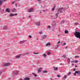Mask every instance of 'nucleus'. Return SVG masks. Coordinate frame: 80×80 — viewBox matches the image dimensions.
Returning a JSON list of instances; mask_svg holds the SVG:
<instances>
[{
	"mask_svg": "<svg viewBox=\"0 0 80 80\" xmlns=\"http://www.w3.org/2000/svg\"><path fill=\"white\" fill-rule=\"evenodd\" d=\"M74 35L76 38L80 39V32L75 31L74 33Z\"/></svg>",
	"mask_w": 80,
	"mask_h": 80,
	"instance_id": "1",
	"label": "nucleus"
},
{
	"mask_svg": "<svg viewBox=\"0 0 80 80\" xmlns=\"http://www.w3.org/2000/svg\"><path fill=\"white\" fill-rule=\"evenodd\" d=\"M60 12V8H59L58 9V13H56L55 16L54 17V18L55 19L57 18L58 17V13H59V12Z\"/></svg>",
	"mask_w": 80,
	"mask_h": 80,
	"instance_id": "2",
	"label": "nucleus"
},
{
	"mask_svg": "<svg viewBox=\"0 0 80 80\" xmlns=\"http://www.w3.org/2000/svg\"><path fill=\"white\" fill-rule=\"evenodd\" d=\"M35 24L37 26H40V21L36 22H35Z\"/></svg>",
	"mask_w": 80,
	"mask_h": 80,
	"instance_id": "3",
	"label": "nucleus"
},
{
	"mask_svg": "<svg viewBox=\"0 0 80 80\" xmlns=\"http://www.w3.org/2000/svg\"><path fill=\"white\" fill-rule=\"evenodd\" d=\"M10 63H5V64H3V67H7V66H8V65H10Z\"/></svg>",
	"mask_w": 80,
	"mask_h": 80,
	"instance_id": "4",
	"label": "nucleus"
},
{
	"mask_svg": "<svg viewBox=\"0 0 80 80\" xmlns=\"http://www.w3.org/2000/svg\"><path fill=\"white\" fill-rule=\"evenodd\" d=\"M47 37V36L46 35H43L41 37H42L41 40H43V38H46V37Z\"/></svg>",
	"mask_w": 80,
	"mask_h": 80,
	"instance_id": "5",
	"label": "nucleus"
},
{
	"mask_svg": "<svg viewBox=\"0 0 80 80\" xmlns=\"http://www.w3.org/2000/svg\"><path fill=\"white\" fill-rule=\"evenodd\" d=\"M14 75H18V72L16 71L15 72H13Z\"/></svg>",
	"mask_w": 80,
	"mask_h": 80,
	"instance_id": "6",
	"label": "nucleus"
},
{
	"mask_svg": "<svg viewBox=\"0 0 80 80\" xmlns=\"http://www.w3.org/2000/svg\"><path fill=\"white\" fill-rule=\"evenodd\" d=\"M17 15V13H15V14H10L9 15V17H13V16H16Z\"/></svg>",
	"mask_w": 80,
	"mask_h": 80,
	"instance_id": "7",
	"label": "nucleus"
},
{
	"mask_svg": "<svg viewBox=\"0 0 80 80\" xmlns=\"http://www.w3.org/2000/svg\"><path fill=\"white\" fill-rule=\"evenodd\" d=\"M60 47V45H59V44L56 45L54 48V49H57V48H58V47Z\"/></svg>",
	"mask_w": 80,
	"mask_h": 80,
	"instance_id": "8",
	"label": "nucleus"
},
{
	"mask_svg": "<svg viewBox=\"0 0 80 80\" xmlns=\"http://www.w3.org/2000/svg\"><path fill=\"white\" fill-rule=\"evenodd\" d=\"M26 40H23L22 41H20L19 42V43L20 44H22V43H24V42H25Z\"/></svg>",
	"mask_w": 80,
	"mask_h": 80,
	"instance_id": "9",
	"label": "nucleus"
},
{
	"mask_svg": "<svg viewBox=\"0 0 80 80\" xmlns=\"http://www.w3.org/2000/svg\"><path fill=\"white\" fill-rule=\"evenodd\" d=\"M5 12H8V13H10V9L8 8L6 9Z\"/></svg>",
	"mask_w": 80,
	"mask_h": 80,
	"instance_id": "10",
	"label": "nucleus"
},
{
	"mask_svg": "<svg viewBox=\"0 0 80 80\" xmlns=\"http://www.w3.org/2000/svg\"><path fill=\"white\" fill-rule=\"evenodd\" d=\"M75 73H76L77 74H78L79 75H80V71H76L75 72Z\"/></svg>",
	"mask_w": 80,
	"mask_h": 80,
	"instance_id": "11",
	"label": "nucleus"
},
{
	"mask_svg": "<svg viewBox=\"0 0 80 80\" xmlns=\"http://www.w3.org/2000/svg\"><path fill=\"white\" fill-rule=\"evenodd\" d=\"M33 10V8H31L30 9H28V12H32Z\"/></svg>",
	"mask_w": 80,
	"mask_h": 80,
	"instance_id": "12",
	"label": "nucleus"
},
{
	"mask_svg": "<svg viewBox=\"0 0 80 80\" xmlns=\"http://www.w3.org/2000/svg\"><path fill=\"white\" fill-rule=\"evenodd\" d=\"M7 0H2V1L0 0V5H1L2 4V2H5V1H6Z\"/></svg>",
	"mask_w": 80,
	"mask_h": 80,
	"instance_id": "13",
	"label": "nucleus"
},
{
	"mask_svg": "<svg viewBox=\"0 0 80 80\" xmlns=\"http://www.w3.org/2000/svg\"><path fill=\"white\" fill-rule=\"evenodd\" d=\"M8 29V28H7V26L3 27V30H7Z\"/></svg>",
	"mask_w": 80,
	"mask_h": 80,
	"instance_id": "14",
	"label": "nucleus"
},
{
	"mask_svg": "<svg viewBox=\"0 0 80 80\" xmlns=\"http://www.w3.org/2000/svg\"><path fill=\"white\" fill-rule=\"evenodd\" d=\"M65 20H62L61 22V24H63L65 23Z\"/></svg>",
	"mask_w": 80,
	"mask_h": 80,
	"instance_id": "15",
	"label": "nucleus"
},
{
	"mask_svg": "<svg viewBox=\"0 0 80 80\" xmlns=\"http://www.w3.org/2000/svg\"><path fill=\"white\" fill-rule=\"evenodd\" d=\"M41 70H42L41 68H38V73H39V72H41Z\"/></svg>",
	"mask_w": 80,
	"mask_h": 80,
	"instance_id": "16",
	"label": "nucleus"
},
{
	"mask_svg": "<svg viewBox=\"0 0 80 80\" xmlns=\"http://www.w3.org/2000/svg\"><path fill=\"white\" fill-rule=\"evenodd\" d=\"M21 56V55H19L18 56H17L15 57L16 58H19L20 57V56Z\"/></svg>",
	"mask_w": 80,
	"mask_h": 80,
	"instance_id": "17",
	"label": "nucleus"
},
{
	"mask_svg": "<svg viewBox=\"0 0 80 80\" xmlns=\"http://www.w3.org/2000/svg\"><path fill=\"white\" fill-rule=\"evenodd\" d=\"M53 69L54 70H58V68L54 67Z\"/></svg>",
	"mask_w": 80,
	"mask_h": 80,
	"instance_id": "18",
	"label": "nucleus"
},
{
	"mask_svg": "<svg viewBox=\"0 0 80 80\" xmlns=\"http://www.w3.org/2000/svg\"><path fill=\"white\" fill-rule=\"evenodd\" d=\"M51 45V44H50V42H48L46 44V47H47V46H49V45Z\"/></svg>",
	"mask_w": 80,
	"mask_h": 80,
	"instance_id": "19",
	"label": "nucleus"
},
{
	"mask_svg": "<svg viewBox=\"0 0 80 80\" xmlns=\"http://www.w3.org/2000/svg\"><path fill=\"white\" fill-rule=\"evenodd\" d=\"M24 80H30V78H26L24 79Z\"/></svg>",
	"mask_w": 80,
	"mask_h": 80,
	"instance_id": "20",
	"label": "nucleus"
},
{
	"mask_svg": "<svg viewBox=\"0 0 80 80\" xmlns=\"http://www.w3.org/2000/svg\"><path fill=\"white\" fill-rule=\"evenodd\" d=\"M65 33H67V34H68V31L67 30H65Z\"/></svg>",
	"mask_w": 80,
	"mask_h": 80,
	"instance_id": "21",
	"label": "nucleus"
},
{
	"mask_svg": "<svg viewBox=\"0 0 80 80\" xmlns=\"http://www.w3.org/2000/svg\"><path fill=\"white\" fill-rule=\"evenodd\" d=\"M15 10H16V9L15 8H13L11 10V11L12 12H15Z\"/></svg>",
	"mask_w": 80,
	"mask_h": 80,
	"instance_id": "22",
	"label": "nucleus"
},
{
	"mask_svg": "<svg viewBox=\"0 0 80 80\" xmlns=\"http://www.w3.org/2000/svg\"><path fill=\"white\" fill-rule=\"evenodd\" d=\"M67 62L68 63H70V58H68L67 59Z\"/></svg>",
	"mask_w": 80,
	"mask_h": 80,
	"instance_id": "23",
	"label": "nucleus"
},
{
	"mask_svg": "<svg viewBox=\"0 0 80 80\" xmlns=\"http://www.w3.org/2000/svg\"><path fill=\"white\" fill-rule=\"evenodd\" d=\"M62 57H63V58H67V56L66 55H64L62 56Z\"/></svg>",
	"mask_w": 80,
	"mask_h": 80,
	"instance_id": "24",
	"label": "nucleus"
},
{
	"mask_svg": "<svg viewBox=\"0 0 80 80\" xmlns=\"http://www.w3.org/2000/svg\"><path fill=\"white\" fill-rule=\"evenodd\" d=\"M63 8H60V13H62L63 11H62V9Z\"/></svg>",
	"mask_w": 80,
	"mask_h": 80,
	"instance_id": "25",
	"label": "nucleus"
},
{
	"mask_svg": "<svg viewBox=\"0 0 80 80\" xmlns=\"http://www.w3.org/2000/svg\"><path fill=\"white\" fill-rule=\"evenodd\" d=\"M52 11H54L55 10V6L53 7L51 9Z\"/></svg>",
	"mask_w": 80,
	"mask_h": 80,
	"instance_id": "26",
	"label": "nucleus"
},
{
	"mask_svg": "<svg viewBox=\"0 0 80 80\" xmlns=\"http://www.w3.org/2000/svg\"><path fill=\"white\" fill-rule=\"evenodd\" d=\"M48 72L47 71L44 70L43 71V73H47Z\"/></svg>",
	"mask_w": 80,
	"mask_h": 80,
	"instance_id": "27",
	"label": "nucleus"
},
{
	"mask_svg": "<svg viewBox=\"0 0 80 80\" xmlns=\"http://www.w3.org/2000/svg\"><path fill=\"white\" fill-rule=\"evenodd\" d=\"M42 56H43V57H47V55L45 54H42Z\"/></svg>",
	"mask_w": 80,
	"mask_h": 80,
	"instance_id": "28",
	"label": "nucleus"
},
{
	"mask_svg": "<svg viewBox=\"0 0 80 80\" xmlns=\"http://www.w3.org/2000/svg\"><path fill=\"white\" fill-rule=\"evenodd\" d=\"M67 75H65L64 76V78L66 79V78H67Z\"/></svg>",
	"mask_w": 80,
	"mask_h": 80,
	"instance_id": "29",
	"label": "nucleus"
},
{
	"mask_svg": "<svg viewBox=\"0 0 80 80\" xmlns=\"http://www.w3.org/2000/svg\"><path fill=\"white\" fill-rule=\"evenodd\" d=\"M75 25L76 26L77 25H79V23H78V22H75V23H74Z\"/></svg>",
	"mask_w": 80,
	"mask_h": 80,
	"instance_id": "30",
	"label": "nucleus"
},
{
	"mask_svg": "<svg viewBox=\"0 0 80 80\" xmlns=\"http://www.w3.org/2000/svg\"><path fill=\"white\" fill-rule=\"evenodd\" d=\"M56 24V23H55L54 24V25H52V28H53V27H55Z\"/></svg>",
	"mask_w": 80,
	"mask_h": 80,
	"instance_id": "31",
	"label": "nucleus"
},
{
	"mask_svg": "<svg viewBox=\"0 0 80 80\" xmlns=\"http://www.w3.org/2000/svg\"><path fill=\"white\" fill-rule=\"evenodd\" d=\"M78 61L75 60L74 61H73L74 63H78Z\"/></svg>",
	"mask_w": 80,
	"mask_h": 80,
	"instance_id": "32",
	"label": "nucleus"
},
{
	"mask_svg": "<svg viewBox=\"0 0 80 80\" xmlns=\"http://www.w3.org/2000/svg\"><path fill=\"white\" fill-rule=\"evenodd\" d=\"M32 73L33 75H34L35 77H37V74H35V73H33V72Z\"/></svg>",
	"mask_w": 80,
	"mask_h": 80,
	"instance_id": "33",
	"label": "nucleus"
},
{
	"mask_svg": "<svg viewBox=\"0 0 80 80\" xmlns=\"http://www.w3.org/2000/svg\"><path fill=\"white\" fill-rule=\"evenodd\" d=\"M2 70H0V75H1V74L2 73Z\"/></svg>",
	"mask_w": 80,
	"mask_h": 80,
	"instance_id": "34",
	"label": "nucleus"
},
{
	"mask_svg": "<svg viewBox=\"0 0 80 80\" xmlns=\"http://www.w3.org/2000/svg\"><path fill=\"white\" fill-rule=\"evenodd\" d=\"M75 58H79V56H75Z\"/></svg>",
	"mask_w": 80,
	"mask_h": 80,
	"instance_id": "35",
	"label": "nucleus"
},
{
	"mask_svg": "<svg viewBox=\"0 0 80 80\" xmlns=\"http://www.w3.org/2000/svg\"><path fill=\"white\" fill-rule=\"evenodd\" d=\"M50 26H48L47 27V29H48V28H50Z\"/></svg>",
	"mask_w": 80,
	"mask_h": 80,
	"instance_id": "36",
	"label": "nucleus"
},
{
	"mask_svg": "<svg viewBox=\"0 0 80 80\" xmlns=\"http://www.w3.org/2000/svg\"><path fill=\"white\" fill-rule=\"evenodd\" d=\"M51 53V52H47V55H50Z\"/></svg>",
	"mask_w": 80,
	"mask_h": 80,
	"instance_id": "37",
	"label": "nucleus"
},
{
	"mask_svg": "<svg viewBox=\"0 0 80 80\" xmlns=\"http://www.w3.org/2000/svg\"><path fill=\"white\" fill-rule=\"evenodd\" d=\"M24 55H28V54H29V52H27L26 53H24Z\"/></svg>",
	"mask_w": 80,
	"mask_h": 80,
	"instance_id": "38",
	"label": "nucleus"
},
{
	"mask_svg": "<svg viewBox=\"0 0 80 80\" xmlns=\"http://www.w3.org/2000/svg\"><path fill=\"white\" fill-rule=\"evenodd\" d=\"M57 77H58V78H60V75H57Z\"/></svg>",
	"mask_w": 80,
	"mask_h": 80,
	"instance_id": "39",
	"label": "nucleus"
},
{
	"mask_svg": "<svg viewBox=\"0 0 80 80\" xmlns=\"http://www.w3.org/2000/svg\"><path fill=\"white\" fill-rule=\"evenodd\" d=\"M39 34H42V32H39Z\"/></svg>",
	"mask_w": 80,
	"mask_h": 80,
	"instance_id": "40",
	"label": "nucleus"
},
{
	"mask_svg": "<svg viewBox=\"0 0 80 80\" xmlns=\"http://www.w3.org/2000/svg\"><path fill=\"white\" fill-rule=\"evenodd\" d=\"M65 65V64H62V63H60L61 65Z\"/></svg>",
	"mask_w": 80,
	"mask_h": 80,
	"instance_id": "41",
	"label": "nucleus"
},
{
	"mask_svg": "<svg viewBox=\"0 0 80 80\" xmlns=\"http://www.w3.org/2000/svg\"><path fill=\"white\" fill-rule=\"evenodd\" d=\"M29 38H32V36H31V35L29 36Z\"/></svg>",
	"mask_w": 80,
	"mask_h": 80,
	"instance_id": "42",
	"label": "nucleus"
},
{
	"mask_svg": "<svg viewBox=\"0 0 80 80\" xmlns=\"http://www.w3.org/2000/svg\"><path fill=\"white\" fill-rule=\"evenodd\" d=\"M76 70V68H74V69L73 70V71L74 72H75V71Z\"/></svg>",
	"mask_w": 80,
	"mask_h": 80,
	"instance_id": "43",
	"label": "nucleus"
},
{
	"mask_svg": "<svg viewBox=\"0 0 80 80\" xmlns=\"http://www.w3.org/2000/svg\"><path fill=\"white\" fill-rule=\"evenodd\" d=\"M60 43V41H58L57 43V44H58Z\"/></svg>",
	"mask_w": 80,
	"mask_h": 80,
	"instance_id": "44",
	"label": "nucleus"
},
{
	"mask_svg": "<svg viewBox=\"0 0 80 80\" xmlns=\"http://www.w3.org/2000/svg\"><path fill=\"white\" fill-rule=\"evenodd\" d=\"M71 74V72H69L68 73V75H70Z\"/></svg>",
	"mask_w": 80,
	"mask_h": 80,
	"instance_id": "45",
	"label": "nucleus"
},
{
	"mask_svg": "<svg viewBox=\"0 0 80 80\" xmlns=\"http://www.w3.org/2000/svg\"><path fill=\"white\" fill-rule=\"evenodd\" d=\"M74 75L75 76H76V75H77L76 73H74Z\"/></svg>",
	"mask_w": 80,
	"mask_h": 80,
	"instance_id": "46",
	"label": "nucleus"
},
{
	"mask_svg": "<svg viewBox=\"0 0 80 80\" xmlns=\"http://www.w3.org/2000/svg\"><path fill=\"white\" fill-rule=\"evenodd\" d=\"M63 45H66V43H64L63 44Z\"/></svg>",
	"mask_w": 80,
	"mask_h": 80,
	"instance_id": "47",
	"label": "nucleus"
},
{
	"mask_svg": "<svg viewBox=\"0 0 80 80\" xmlns=\"http://www.w3.org/2000/svg\"><path fill=\"white\" fill-rule=\"evenodd\" d=\"M42 10L44 12H46V10Z\"/></svg>",
	"mask_w": 80,
	"mask_h": 80,
	"instance_id": "48",
	"label": "nucleus"
},
{
	"mask_svg": "<svg viewBox=\"0 0 80 80\" xmlns=\"http://www.w3.org/2000/svg\"><path fill=\"white\" fill-rule=\"evenodd\" d=\"M75 67L77 68V67H78V66H77V65H75Z\"/></svg>",
	"mask_w": 80,
	"mask_h": 80,
	"instance_id": "49",
	"label": "nucleus"
},
{
	"mask_svg": "<svg viewBox=\"0 0 80 80\" xmlns=\"http://www.w3.org/2000/svg\"><path fill=\"white\" fill-rule=\"evenodd\" d=\"M34 54H36V55H37V54H38V53L34 52Z\"/></svg>",
	"mask_w": 80,
	"mask_h": 80,
	"instance_id": "50",
	"label": "nucleus"
},
{
	"mask_svg": "<svg viewBox=\"0 0 80 80\" xmlns=\"http://www.w3.org/2000/svg\"><path fill=\"white\" fill-rule=\"evenodd\" d=\"M15 3V1H14L13 2H12V4H13V3Z\"/></svg>",
	"mask_w": 80,
	"mask_h": 80,
	"instance_id": "51",
	"label": "nucleus"
},
{
	"mask_svg": "<svg viewBox=\"0 0 80 80\" xmlns=\"http://www.w3.org/2000/svg\"><path fill=\"white\" fill-rule=\"evenodd\" d=\"M74 62V61H71V63H72V62Z\"/></svg>",
	"mask_w": 80,
	"mask_h": 80,
	"instance_id": "52",
	"label": "nucleus"
},
{
	"mask_svg": "<svg viewBox=\"0 0 80 80\" xmlns=\"http://www.w3.org/2000/svg\"><path fill=\"white\" fill-rule=\"evenodd\" d=\"M68 48V47H66L65 48L66 49L67 48Z\"/></svg>",
	"mask_w": 80,
	"mask_h": 80,
	"instance_id": "53",
	"label": "nucleus"
},
{
	"mask_svg": "<svg viewBox=\"0 0 80 80\" xmlns=\"http://www.w3.org/2000/svg\"><path fill=\"white\" fill-rule=\"evenodd\" d=\"M74 65V64L73 63L72 64V65L73 66V65Z\"/></svg>",
	"mask_w": 80,
	"mask_h": 80,
	"instance_id": "54",
	"label": "nucleus"
},
{
	"mask_svg": "<svg viewBox=\"0 0 80 80\" xmlns=\"http://www.w3.org/2000/svg\"><path fill=\"white\" fill-rule=\"evenodd\" d=\"M29 17V18H30V17H31V16H30V15Z\"/></svg>",
	"mask_w": 80,
	"mask_h": 80,
	"instance_id": "55",
	"label": "nucleus"
},
{
	"mask_svg": "<svg viewBox=\"0 0 80 80\" xmlns=\"http://www.w3.org/2000/svg\"><path fill=\"white\" fill-rule=\"evenodd\" d=\"M50 80H52V78H51L50 79Z\"/></svg>",
	"mask_w": 80,
	"mask_h": 80,
	"instance_id": "56",
	"label": "nucleus"
},
{
	"mask_svg": "<svg viewBox=\"0 0 80 80\" xmlns=\"http://www.w3.org/2000/svg\"><path fill=\"white\" fill-rule=\"evenodd\" d=\"M79 15H80L79 16L80 17V12L79 13Z\"/></svg>",
	"mask_w": 80,
	"mask_h": 80,
	"instance_id": "57",
	"label": "nucleus"
},
{
	"mask_svg": "<svg viewBox=\"0 0 80 80\" xmlns=\"http://www.w3.org/2000/svg\"><path fill=\"white\" fill-rule=\"evenodd\" d=\"M40 13H42V12H41V11H40Z\"/></svg>",
	"mask_w": 80,
	"mask_h": 80,
	"instance_id": "58",
	"label": "nucleus"
},
{
	"mask_svg": "<svg viewBox=\"0 0 80 80\" xmlns=\"http://www.w3.org/2000/svg\"><path fill=\"white\" fill-rule=\"evenodd\" d=\"M41 0H38V1H40Z\"/></svg>",
	"mask_w": 80,
	"mask_h": 80,
	"instance_id": "59",
	"label": "nucleus"
},
{
	"mask_svg": "<svg viewBox=\"0 0 80 80\" xmlns=\"http://www.w3.org/2000/svg\"><path fill=\"white\" fill-rule=\"evenodd\" d=\"M19 80H22V79H19Z\"/></svg>",
	"mask_w": 80,
	"mask_h": 80,
	"instance_id": "60",
	"label": "nucleus"
},
{
	"mask_svg": "<svg viewBox=\"0 0 80 80\" xmlns=\"http://www.w3.org/2000/svg\"><path fill=\"white\" fill-rule=\"evenodd\" d=\"M36 40H38V38H37Z\"/></svg>",
	"mask_w": 80,
	"mask_h": 80,
	"instance_id": "61",
	"label": "nucleus"
},
{
	"mask_svg": "<svg viewBox=\"0 0 80 80\" xmlns=\"http://www.w3.org/2000/svg\"><path fill=\"white\" fill-rule=\"evenodd\" d=\"M54 30H53V29L52 30V31H54Z\"/></svg>",
	"mask_w": 80,
	"mask_h": 80,
	"instance_id": "62",
	"label": "nucleus"
},
{
	"mask_svg": "<svg viewBox=\"0 0 80 80\" xmlns=\"http://www.w3.org/2000/svg\"><path fill=\"white\" fill-rule=\"evenodd\" d=\"M16 5V6H17V5Z\"/></svg>",
	"mask_w": 80,
	"mask_h": 80,
	"instance_id": "63",
	"label": "nucleus"
},
{
	"mask_svg": "<svg viewBox=\"0 0 80 80\" xmlns=\"http://www.w3.org/2000/svg\"><path fill=\"white\" fill-rule=\"evenodd\" d=\"M58 36H60V35H58Z\"/></svg>",
	"mask_w": 80,
	"mask_h": 80,
	"instance_id": "64",
	"label": "nucleus"
}]
</instances>
